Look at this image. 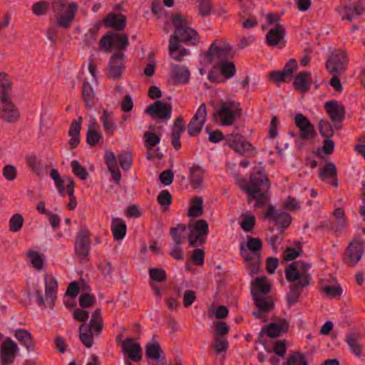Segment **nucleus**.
<instances>
[{"label": "nucleus", "mask_w": 365, "mask_h": 365, "mask_svg": "<svg viewBox=\"0 0 365 365\" xmlns=\"http://www.w3.org/2000/svg\"><path fill=\"white\" fill-rule=\"evenodd\" d=\"M250 182L246 179H240V188L247 195V202L255 201L254 207H263L270 200L269 189L271 183L261 166L255 167L250 175Z\"/></svg>", "instance_id": "1"}, {"label": "nucleus", "mask_w": 365, "mask_h": 365, "mask_svg": "<svg viewBox=\"0 0 365 365\" xmlns=\"http://www.w3.org/2000/svg\"><path fill=\"white\" fill-rule=\"evenodd\" d=\"M171 21L175 31L170 36L168 46L170 53L178 51L180 42H183L187 46H195L199 43L200 38L197 32L187 26L188 23L185 17L175 14L172 15Z\"/></svg>", "instance_id": "2"}, {"label": "nucleus", "mask_w": 365, "mask_h": 365, "mask_svg": "<svg viewBox=\"0 0 365 365\" xmlns=\"http://www.w3.org/2000/svg\"><path fill=\"white\" fill-rule=\"evenodd\" d=\"M242 109L241 103L234 100L222 101L214 113V118L219 117L221 124L225 126H230L234 124L236 118H240Z\"/></svg>", "instance_id": "3"}, {"label": "nucleus", "mask_w": 365, "mask_h": 365, "mask_svg": "<svg viewBox=\"0 0 365 365\" xmlns=\"http://www.w3.org/2000/svg\"><path fill=\"white\" fill-rule=\"evenodd\" d=\"M187 229L190 230V234L187 236L189 245L191 247H197L206 242V236L209 232V225L204 219H199L187 225Z\"/></svg>", "instance_id": "4"}, {"label": "nucleus", "mask_w": 365, "mask_h": 365, "mask_svg": "<svg viewBox=\"0 0 365 365\" xmlns=\"http://www.w3.org/2000/svg\"><path fill=\"white\" fill-rule=\"evenodd\" d=\"M348 62V56L345 51L335 50L329 56L325 66L330 74L341 75L347 70Z\"/></svg>", "instance_id": "5"}, {"label": "nucleus", "mask_w": 365, "mask_h": 365, "mask_svg": "<svg viewBox=\"0 0 365 365\" xmlns=\"http://www.w3.org/2000/svg\"><path fill=\"white\" fill-rule=\"evenodd\" d=\"M235 53L232 51V47L226 41L222 40H215L210 45L207 51V56L211 61H226L232 59Z\"/></svg>", "instance_id": "6"}, {"label": "nucleus", "mask_w": 365, "mask_h": 365, "mask_svg": "<svg viewBox=\"0 0 365 365\" xmlns=\"http://www.w3.org/2000/svg\"><path fill=\"white\" fill-rule=\"evenodd\" d=\"M91 250L90 232L86 226H81L77 233L74 245L76 255L79 258L81 262H85Z\"/></svg>", "instance_id": "7"}, {"label": "nucleus", "mask_w": 365, "mask_h": 365, "mask_svg": "<svg viewBox=\"0 0 365 365\" xmlns=\"http://www.w3.org/2000/svg\"><path fill=\"white\" fill-rule=\"evenodd\" d=\"M310 265L302 260L294 261L285 269V276L288 282L300 281L303 277H309V284L311 281V275L308 273Z\"/></svg>", "instance_id": "8"}, {"label": "nucleus", "mask_w": 365, "mask_h": 365, "mask_svg": "<svg viewBox=\"0 0 365 365\" xmlns=\"http://www.w3.org/2000/svg\"><path fill=\"white\" fill-rule=\"evenodd\" d=\"M364 254V240L361 237L355 238L346 249L344 261L350 267H354L361 259Z\"/></svg>", "instance_id": "9"}, {"label": "nucleus", "mask_w": 365, "mask_h": 365, "mask_svg": "<svg viewBox=\"0 0 365 365\" xmlns=\"http://www.w3.org/2000/svg\"><path fill=\"white\" fill-rule=\"evenodd\" d=\"M125 55L120 51H115L110 58L107 68V75L109 78L118 80L121 78L125 68L123 58Z\"/></svg>", "instance_id": "10"}, {"label": "nucleus", "mask_w": 365, "mask_h": 365, "mask_svg": "<svg viewBox=\"0 0 365 365\" xmlns=\"http://www.w3.org/2000/svg\"><path fill=\"white\" fill-rule=\"evenodd\" d=\"M206 118L207 108L205 104L202 103L187 125V132L190 136H197L199 135L206 121Z\"/></svg>", "instance_id": "11"}, {"label": "nucleus", "mask_w": 365, "mask_h": 365, "mask_svg": "<svg viewBox=\"0 0 365 365\" xmlns=\"http://www.w3.org/2000/svg\"><path fill=\"white\" fill-rule=\"evenodd\" d=\"M172 110L173 108L170 103L157 100L153 103L149 105L145 112L150 115L152 118H158L169 120L171 117Z\"/></svg>", "instance_id": "12"}, {"label": "nucleus", "mask_w": 365, "mask_h": 365, "mask_svg": "<svg viewBox=\"0 0 365 365\" xmlns=\"http://www.w3.org/2000/svg\"><path fill=\"white\" fill-rule=\"evenodd\" d=\"M19 351L16 343L11 338H6L0 347L1 364L2 365H11L14 363L16 355Z\"/></svg>", "instance_id": "13"}, {"label": "nucleus", "mask_w": 365, "mask_h": 365, "mask_svg": "<svg viewBox=\"0 0 365 365\" xmlns=\"http://www.w3.org/2000/svg\"><path fill=\"white\" fill-rule=\"evenodd\" d=\"M265 218L272 220L276 225L279 226V232L282 234L292 222L290 215L286 212H277L274 207L269 205L265 213Z\"/></svg>", "instance_id": "14"}, {"label": "nucleus", "mask_w": 365, "mask_h": 365, "mask_svg": "<svg viewBox=\"0 0 365 365\" xmlns=\"http://www.w3.org/2000/svg\"><path fill=\"white\" fill-rule=\"evenodd\" d=\"M294 123L300 131L299 137L302 140H312L315 138L316 132L314 125L303 114H297L294 118Z\"/></svg>", "instance_id": "15"}, {"label": "nucleus", "mask_w": 365, "mask_h": 365, "mask_svg": "<svg viewBox=\"0 0 365 365\" xmlns=\"http://www.w3.org/2000/svg\"><path fill=\"white\" fill-rule=\"evenodd\" d=\"M289 324L285 320L281 324L269 323L264 325L261 329L257 341L260 344L265 345L266 341L263 339L264 335L267 334L269 338L274 339L277 337L282 331H287L288 329Z\"/></svg>", "instance_id": "16"}, {"label": "nucleus", "mask_w": 365, "mask_h": 365, "mask_svg": "<svg viewBox=\"0 0 365 365\" xmlns=\"http://www.w3.org/2000/svg\"><path fill=\"white\" fill-rule=\"evenodd\" d=\"M324 109L334 123H341L345 118V108L344 105L337 101H330L324 103Z\"/></svg>", "instance_id": "17"}, {"label": "nucleus", "mask_w": 365, "mask_h": 365, "mask_svg": "<svg viewBox=\"0 0 365 365\" xmlns=\"http://www.w3.org/2000/svg\"><path fill=\"white\" fill-rule=\"evenodd\" d=\"M289 287V292L287 295V302L289 307L297 304L302 294L303 288L309 286V277H303L300 281H292Z\"/></svg>", "instance_id": "18"}, {"label": "nucleus", "mask_w": 365, "mask_h": 365, "mask_svg": "<svg viewBox=\"0 0 365 365\" xmlns=\"http://www.w3.org/2000/svg\"><path fill=\"white\" fill-rule=\"evenodd\" d=\"M226 140L230 148L241 155L254 150L252 145L247 142L240 134L229 135Z\"/></svg>", "instance_id": "19"}, {"label": "nucleus", "mask_w": 365, "mask_h": 365, "mask_svg": "<svg viewBox=\"0 0 365 365\" xmlns=\"http://www.w3.org/2000/svg\"><path fill=\"white\" fill-rule=\"evenodd\" d=\"M285 36V29L279 24L271 29L266 35V41L269 46H276L279 45L280 47L284 46L286 41L284 40Z\"/></svg>", "instance_id": "20"}, {"label": "nucleus", "mask_w": 365, "mask_h": 365, "mask_svg": "<svg viewBox=\"0 0 365 365\" xmlns=\"http://www.w3.org/2000/svg\"><path fill=\"white\" fill-rule=\"evenodd\" d=\"M20 117L18 108L10 101L0 103V118L7 123H16Z\"/></svg>", "instance_id": "21"}, {"label": "nucleus", "mask_w": 365, "mask_h": 365, "mask_svg": "<svg viewBox=\"0 0 365 365\" xmlns=\"http://www.w3.org/2000/svg\"><path fill=\"white\" fill-rule=\"evenodd\" d=\"M240 252L245 262L249 263L250 274L251 276L257 274L260 269L262 255L253 257L251 253L247 251L243 243L240 246Z\"/></svg>", "instance_id": "22"}, {"label": "nucleus", "mask_w": 365, "mask_h": 365, "mask_svg": "<svg viewBox=\"0 0 365 365\" xmlns=\"http://www.w3.org/2000/svg\"><path fill=\"white\" fill-rule=\"evenodd\" d=\"M123 351L128 354V356L133 361H140L142 359V348L133 339H126L122 344Z\"/></svg>", "instance_id": "23"}, {"label": "nucleus", "mask_w": 365, "mask_h": 365, "mask_svg": "<svg viewBox=\"0 0 365 365\" xmlns=\"http://www.w3.org/2000/svg\"><path fill=\"white\" fill-rule=\"evenodd\" d=\"M361 335L356 331L348 333L344 339L351 352L358 358L361 357L362 354V345L361 344Z\"/></svg>", "instance_id": "24"}, {"label": "nucleus", "mask_w": 365, "mask_h": 365, "mask_svg": "<svg viewBox=\"0 0 365 365\" xmlns=\"http://www.w3.org/2000/svg\"><path fill=\"white\" fill-rule=\"evenodd\" d=\"M78 6L76 3L71 2L68 4V9L63 14H58L55 16L56 17L57 24L64 29L71 27V24L74 19L75 14L77 11Z\"/></svg>", "instance_id": "25"}, {"label": "nucleus", "mask_w": 365, "mask_h": 365, "mask_svg": "<svg viewBox=\"0 0 365 365\" xmlns=\"http://www.w3.org/2000/svg\"><path fill=\"white\" fill-rule=\"evenodd\" d=\"M185 130V126L183 119L181 116H179L173 123L171 133V143L176 150L181 148L180 135Z\"/></svg>", "instance_id": "26"}, {"label": "nucleus", "mask_w": 365, "mask_h": 365, "mask_svg": "<svg viewBox=\"0 0 365 365\" xmlns=\"http://www.w3.org/2000/svg\"><path fill=\"white\" fill-rule=\"evenodd\" d=\"M126 17L123 14H117L110 13L104 19L105 26L107 28H113L116 31H122L126 26Z\"/></svg>", "instance_id": "27"}, {"label": "nucleus", "mask_w": 365, "mask_h": 365, "mask_svg": "<svg viewBox=\"0 0 365 365\" xmlns=\"http://www.w3.org/2000/svg\"><path fill=\"white\" fill-rule=\"evenodd\" d=\"M171 68L172 79L175 83H188L190 73L187 67L180 65H172Z\"/></svg>", "instance_id": "28"}, {"label": "nucleus", "mask_w": 365, "mask_h": 365, "mask_svg": "<svg viewBox=\"0 0 365 365\" xmlns=\"http://www.w3.org/2000/svg\"><path fill=\"white\" fill-rule=\"evenodd\" d=\"M311 74L309 71L299 73L294 78L293 86L295 90L304 93L310 89Z\"/></svg>", "instance_id": "29"}, {"label": "nucleus", "mask_w": 365, "mask_h": 365, "mask_svg": "<svg viewBox=\"0 0 365 365\" xmlns=\"http://www.w3.org/2000/svg\"><path fill=\"white\" fill-rule=\"evenodd\" d=\"M46 279V299L51 306H53L54 301L56 298V292L58 289V283L56 279L51 276L48 277L47 274L45 276Z\"/></svg>", "instance_id": "30"}, {"label": "nucleus", "mask_w": 365, "mask_h": 365, "mask_svg": "<svg viewBox=\"0 0 365 365\" xmlns=\"http://www.w3.org/2000/svg\"><path fill=\"white\" fill-rule=\"evenodd\" d=\"M251 294L253 297L254 304L258 308L260 312H269L274 308V302L271 299L260 295L255 290H251Z\"/></svg>", "instance_id": "31"}, {"label": "nucleus", "mask_w": 365, "mask_h": 365, "mask_svg": "<svg viewBox=\"0 0 365 365\" xmlns=\"http://www.w3.org/2000/svg\"><path fill=\"white\" fill-rule=\"evenodd\" d=\"M26 161L32 171L37 175L41 176L46 173L48 165L43 163V160L38 158L36 155H31L28 156Z\"/></svg>", "instance_id": "32"}, {"label": "nucleus", "mask_w": 365, "mask_h": 365, "mask_svg": "<svg viewBox=\"0 0 365 365\" xmlns=\"http://www.w3.org/2000/svg\"><path fill=\"white\" fill-rule=\"evenodd\" d=\"M145 354L148 359L158 361L162 357L163 351L157 341H152L145 345Z\"/></svg>", "instance_id": "33"}, {"label": "nucleus", "mask_w": 365, "mask_h": 365, "mask_svg": "<svg viewBox=\"0 0 365 365\" xmlns=\"http://www.w3.org/2000/svg\"><path fill=\"white\" fill-rule=\"evenodd\" d=\"M111 231L115 240H121L126 235L127 225L123 220L114 218L111 223Z\"/></svg>", "instance_id": "34"}, {"label": "nucleus", "mask_w": 365, "mask_h": 365, "mask_svg": "<svg viewBox=\"0 0 365 365\" xmlns=\"http://www.w3.org/2000/svg\"><path fill=\"white\" fill-rule=\"evenodd\" d=\"M86 326L88 331L93 329L96 334H99L101 332L103 328V321L101 309H97L92 313L89 324H86Z\"/></svg>", "instance_id": "35"}, {"label": "nucleus", "mask_w": 365, "mask_h": 365, "mask_svg": "<svg viewBox=\"0 0 365 365\" xmlns=\"http://www.w3.org/2000/svg\"><path fill=\"white\" fill-rule=\"evenodd\" d=\"M14 336L19 343L29 350H34V344L32 341L31 333L26 329H19L15 331Z\"/></svg>", "instance_id": "36"}, {"label": "nucleus", "mask_w": 365, "mask_h": 365, "mask_svg": "<svg viewBox=\"0 0 365 365\" xmlns=\"http://www.w3.org/2000/svg\"><path fill=\"white\" fill-rule=\"evenodd\" d=\"M82 97L86 103V107L92 108L94 106L95 93L91 85L87 81H84L83 84Z\"/></svg>", "instance_id": "37"}, {"label": "nucleus", "mask_w": 365, "mask_h": 365, "mask_svg": "<svg viewBox=\"0 0 365 365\" xmlns=\"http://www.w3.org/2000/svg\"><path fill=\"white\" fill-rule=\"evenodd\" d=\"M101 120L103 123V129L106 134L112 135L115 130V124L113 120V114L111 112L104 110L101 117Z\"/></svg>", "instance_id": "38"}, {"label": "nucleus", "mask_w": 365, "mask_h": 365, "mask_svg": "<svg viewBox=\"0 0 365 365\" xmlns=\"http://www.w3.org/2000/svg\"><path fill=\"white\" fill-rule=\"evenodd\" d=\"M203 213V200L201 197H195L190 200V207L187 215L192 217H198Z\"/></svg>", "instance_id": "39"}, {"label": "nucleus", "mask_w": 365, "mask_h": 365, "mask_svg": "<svg viewBox=\"0 0 365 365\" xmlns=\"http://www.w3.org/2000/svg\"><path fill=\"white\" fill-rule=\"evenodd\" d=\"M337 172L335 165L332 163H327L324 169H321L319 171V178L324 180L328 178H333L334 182L332 185L336 187L338 185V179L336 178Z\"/></svg>", "instance_id": "40"}, {"label": "nucleus", "mask_w": 365, "mask_h": 365, "mask_svg": "<svg viewBox=\"0 0 365 365\" xmlns=\"http://www.w3.org/2000/svg\"><path fill=\"white\" fill-rule=\"evenodd\" d=\"M93 329L87 330V326L82 324L79 327V338L83 344L87 348H90L93 344Z\"/></svg>", "instance_id": "41"}, {"label": "nucleus", "mask_w": 365, "mask_h": 365, "mask_svg": "<svg viewBox=\"0 0 365 365\" xmlns=\"http://www.w3.org/2000/svg\"><path fill=\"white\" fill-rule=\"evenodd\" d=\"M247 242L246 245V250L248 252L250 250L252 252L253 257H257L258 255L261 254V250L262 248V242L259 238H255L252 236L248 235L247 237Z\"/></svg>", "instance_id": "42"}, {"label": "nucleus", "mask_w": 365, "mask_h": 365, "mask_svg": "<svg viewBox=\"0 0 365 365\" xmlns=\"http://www.w3.org/2000/svg\"><path fill=\"white\" fill-rule=\"evenodd\" d=\"M265 281L266 277H260L256 278L251 282V290L253 289L256 292L255 289H257L264 294L269 293L271 290V285L269 283H267Z\"/></svg>", "instance_id": "43"}, {"label": "nucleus", "mask_w": 365, "mask_h": 365, "mask_svg": "<svg viewBox=\"0 0 365 365\" xmlns=\"http://www.w3.org/2000/svg\"><path fill=\"white\" fill-rule=\"evenodd\" d=\"M203 172L199 165H195L190 168V179L195 188L200 187L202 184Z\"/></svg>", "instance_id": "44"}, {"label": "nucleus", "mask_w": 365, "mask_h": 365, "mask_svg": "<svg viewBox=\"0 0 365 365\" xmlns=\"http://www.w3.org/2000/svg\"><path fill=\"white\" fill-rule=\"evenodd\" d=\"M219 69L221 75L226 78H231L236 73L235 65L233 62L229 61V60L222 61L221 63H219Z\"/></svg>", "instance_id": "45"}, {"label": "nucleus", "mask_w": 365, "mask_h": 365, "mask_svg": "<svg viewBox=\"0 0 365 365\" xmlns=\"http://www.w3.org/2000/svg\"><path fill=\"white\" fill-rule=\"evenodd\" d=\"M308 365L307 361L304 354L293 351L287 357V361L283 362L282 365Z\"/></svg>", "instance_id": "46"}, {"label": "nucleus", "mask_w": 365, "mask_h": 365, "mask_svg": "<svg viewBox=\"0 0 365 365\" xmlns=\"http://www.w3.org/2000/svg\"><path fill=\"white\" fill-rule=\"evenodd\" d=\"M334 128L340 129L336 125H331L327 120H321L319 123V133L325 138H331L334 135Z\"/></svg>", "instance_id": "47"}, {"label": "nucleus", "mask_w": 365, "mask_h": 365, "mask_svg": "<svg viewBox=\"0 0 365 365\" xmlns=\"http://www.w3.org/2000/svg\"><path fill=\"white\" fill-rule=\"evenodd\" d=\"M187 230V225L184 224H178L176 227H173L170 230V235L175 243L179 245L182 243V234Z\"/></svg>", "instance_id": "48"}, {"label": "nucleus", "mask_w": 365, "mask_h": 365, "mask_svg": "<svg viewBox=\"0 0 365 365\" xmlns=\"http://www.w3.org/2000/svg\"><path fill=\"white\" fill-rule=\"evenodd\" d=\"M334 215L337 220V225H331L330 228L335 232L341 231L345 227V213L342 208L338 207L335 209Z\"/></svg>", "instance_id": "49"}, {"label": "nucleus", "mask_w": 365, "mask_h": 365, "mask_svg": "<svg viewBox=\"0 0 365 365\" xmlns=\"http://www.w3.org/2000/svg\"><path fill=\"white\" fill-rule=\"evenodd\" d=\"M79 305L82 309L92 307L96 302L94 295L87 292L81 293L78 298Z\"/></svg>", "instance_id": "50"}, {"label": "nucleus", "mask_w": 365, "mask_h": 365, "mask_svg": "<svg viewBox=\"0 0 365 365\" xmlns=\"http://www.w3.org/2000/svg\"><path fill=\"white\" fill-rule=\"evenodd\" d=\"M144 138L145 146L148 150H151L160 141V138L157 134L150 131H146L144 133Z\"/></svg>", "instance_id": "51"}, {"label": "nucleus", "mask_w": 365, "mask_h": 365, "mask_svg": "<svg viewBox=\"0 0 365 365\" xmlns=\"http://www.w3.org/2000/svg\"><path fill=\"white\" fill-rule=\"evenodd\" d=\"M9 230L12 232H19L23 227L24 218L19 213H16L9 220Z\"/></svg>", "instance_id": "52"}, {"label": "nucleus", "mask_w": 365, "mask_h": 365, "mask_svg": "<svg viewBox=\"0 0 365 365\" xmlns=\"http://www.w3.org/2000/svg\"><path fill=\"white\" fill-rule=\"evenodd\" d=\"M71 168L72 171L76 176L78 177L81 180L87 179L88 173L78 160H74L71 162Z\"/></svg>", "instance_id": "53"}, {"label": "nucleus", "mask_w": 365, "mask_h": 365, "mask_svg": "<svg viewBox=\"0 0 365 365\" xmlns=\"http://www.w3.org/2000/svg\"><path fill=\"white\" fill-rule=\"evenodd\" d=\"M114 42L117 47V51L123 52L126 50L129 45L128 36L125 34L116 33L115 34Z\"/></svg>", "instance_id": "54"}, {"label": "nucleus", "mask_w": 365, "mask_h": 365, "mask_svg": "<svg viewBox=\"0 0 365 365\" xmlns=\"http://www.w3.org/2000/svg\"><path fill=\"white\" fill-rule=\"evenodd\" d=\"M149 274L151 279L158 282H163L167 279L165 271L162 268H150Z\"/></svg>", "instance_id": "55"}, {"label": "nucleus", "mask_w": 365, "mask_h": 365, "mask_svg": "<svg viewBox=\"0 0 365 365\" xmlns=\"http://www.w3.org/2000/svg\"><path fill=\"white\" fill-rule=\"evenodd\" d=\"M101 138L102 135L98 131L91 128H88L86 134V142L88 145L92 147L96 146Z\"/></svg>", "instance_id": "56"}, {"label": "nucleus", "mask_w": 365, "mask_h": 365, "mask_svg": "<svg viewBox=\"0 0 365 365\" xmlns=\"http://www.w3.org/2000/svg\"><path fill=\"white\" fill-rule=\"evenodd\" d=\"M28 257L31 259V262L34 267L38 270H40L43 267V259L39 253L35 251L29 250L27 252Z\"/></svg>", "instance_id": "57"}, {"label": "nucleus", "mask_w": 365, "mask_h": 365, "mask_svg": "<svg viewBox=\"0 0 365 365\" xmlns=\"http://www.w3.org/2000/svg\"><path fill=\"white\" fill-rule=\"evenodd\" d=\"M214 325L215 337H225L229 333L230 327L225 322L217 321Z\"/></svg>", "instance_id": "58"}, {"label": "nucleus", "mask_w": 365, "mask_h": 365, "mask_svg": "<svg viewBox=\"0 0 365 365\" xmlns=\"http://www.w3.org/2000/svg\"><path fill=\"white\" fill-rule=\"evenodd\" d=\"M213 342L215 351L217 354L225 352L228 349L229 342L225 337H215Z\"/></svg>", "instance_id": "59"}, {"label": "nucleus", "mask_w": 365, "mask_h": 365, "mask_svg": "<svg viewBox=\"0 0 365 365\" xmlns=\"http://www.w3.org/2000/svg\"><path fill=\"white\" fill-rule=\"evenodd\" d=\"M113 43L114 36L111 34H108L101 38L99 44L106 52H110L113 47Z\"/></svg>", "instance_id": "60"}, {"label": "nucleus", "mask_w": 365, "mask_h": 365, "mask_svg": "<svg viewBox=\"0 0 365 365\" xmlns=\"http://www.w3.org/2000/svg\"><path fill=\"white\" fill-rule=\"evenodd\" d=\"M297 61L295 59L292 58L289 60L282 70L284 75H285L287 78L291 81L292 78L293 73L297 68Z\"/></svg>", "instance_id": "61"}, {"label": "nucleus", "mask_w": 365, "mask_h": 365, "mask_svg": "<svg viewBox=\"0 0 365 365\" xmlns=\"http://www.w3.org/2000/svg\"><path fill=\"white\" fill-rule=\"evenodd\" d=\"M199 14L202 16H209L212 8L211 0H197Z\"/></svg>", "instance_id": "62"}, {"label": "nucleus", "mask_w": 365, "mask_h": 365, "mask_svg": "<svg viewBox=\"0 0 365 365\" xmlns=\"http://www.w3.org/2000/svg\"><path fill=\"white\" fill-rule=\"evenodd\" d=\"M48 10V3L43 1L36 2L32 6V11L36 16L44 15Z\"/></svg>", "instance_id": "63"}, {"label": "nucleus", "mask_w": 365, "mask_h": 365, "mask_svg": "<svg viewBox=\"0 0 365 365\" xmlns=\"http://www.w3.org/2000/svg\"><path fill=\"white\" fill-rule=\"evenodd\" d=\"M120 165L123 170H128L132 165L133 158L129 153H123L118 155Z\"/></svg>", "instance_id": "64"}]
</instances>
